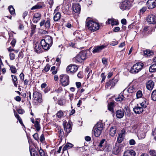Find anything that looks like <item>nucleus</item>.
<instances>
[{"instance_id": "ea45409f", "label": "nucleus", "mask_w": 156, "mask_h": 156, "mask_svg": "<svg viewBox=\"0 0 156 156\" xmlns=\"http://www.w3.org/2000/svg\"><path fill=\"white\" fill-rule=\"evenodd\" d=\"M58 130V132L59 135V137L60 139H62L64 135V132L62 129L60 127L57 128Z\"/></svg>"}, {"instance_id": "e433bc0d", "label": "nucleus", "mask_w": 156, "mask_h": 156, "mask_svg": "<svg viewBox=\"0 0 156 156\" xmlns=\"http://www.w3.org/2000/svg\"><path fill=\"white\" fill-rule=\"evenodd\" d=\"M14 115L15 117L17 118V119L18 120L19 122L20 123L21 125L22 126H24V125L22 119H21L19 115L16 113V112L15 111V110H14Z\"/></svg>"}, {"instance_id": "cd10ccee", "label": "nucleus", "mask_w": 156, "mask_h": 156, "mask_svg": "<svg viewBox=\"0 0 156 156\" xmlns=\"http://www.w3.org/2000/svg\"><path fill=\"white\" fill-rule=\"evenodd\" d=\"M125 98L124 97L123 93H122L119 94L117 97L115 98V100L119 102H121L122 101L124 100Z\"/></svg>"}, {"instance_id": "603ef678", "label": "nucleus", "mask_w": 156, "mask_h": 156, "mask_svg": "<svg viewBox=\"0 0 156 156\" xmlns=\"http://www.w3.org/2000/svg\"><path fill=\"white\" fill-rule=\"evenodd\" d=\"M8 9L9 12L12 15L15 14V9L12 5L9 6L8 7Z\"/></svg>"}, {"instance_id": "f03ea898", "label": "nucleus", "mask_w": 156, "mask_h": 156, "mask_svg": "<svg viewBox=\"0 0 156 156\" xmlns=\"http://www.w3.org/2000/svg\"><path fill=\"white\" fill-rule=\"evenodd\" d=\"M133 0H125L119 4L120 8L123 11L129 10L132 6Z\"/></svg>"}, {"instance_id": "c756f323", "label": "nucleus", "mask_w": 156, "mask_h": 156, "mask_svg": "<svg viewBox=\"0 0 156 156\" xmlns=\"http://www.w3.org/2000/svg\"><path fill=\"white\" fill-rule=\"evenodd\" d=\"M95 127H93L92 132L93 133L96 137H98L101 134L102 131L100 130L99 132L98 129H95Z\"/></svg>"}, {"instance_id": "7ed1b4c3", "label": "nucleus", "mask_w": 156, "mask_h": 156, "mask_svg": "<svg viewBox=\"0 0 156 156\" xmlns=\"http://www.w3.org/2000/svg\"><path fill=\"white\" fill-rule=\"evenodd\" d=\"M144 66V64L142 63H137L134 64L131 67L129 72L135 74L137 73L141 70Z\"/></svg>"}, {"instance_id": "b1692460", "label": "nucleus", "mask_w": 156, "mask_h": 156, "mask_svg": "<svg viewBox=\"0 0 156 156\" xmlns=\"http://www.w3.org/2000/svg\"><path fill=\"white\" fill-rule=\"evenodd\" d=\"M136 154V153L134 151L128 150L124 152L123 156H135Z\"/></svg>"}, {"instance_id": "69168bd1", "label": "nucleus", "mask_w": 156, "mask_h": 156, "mask_svg": "<svg viewBox=\"0 0 156 156\" xmlns=\"http://www.w3.org/2000/svg\"><path fill=\"white\" fill-rule=\"evenodd\" d=\"M111 25H118V22L115 21H114V20L112 19V20Z\"/></svg>"}, {"instance_id": "052dcab7", "label": "nucleus", "mask_w": 156, "mask_h": 156, "mask_svg": "<svg viewBox=\"0 0 156 156\" xmlns=\"http://www.w3.org/2000/svg\"><path fill=\"white\" fill-rule=\"evenodd\" d=\"M149 153L150 155L152 156H156V151L155 150H151L149 151Z\"/></svg>"}, {"instance_id": "393cba45", "label": "nucleus", "mask_w": 156, "mask_h": 156, "mask_svg": "<svg viewBox=\"0 0 156 156\" xmlns=\"http://www.w3.org/2000/svg\"><path fill=\"white\" fill-rule=\"evenodd\" d=\"M45 6L44 3L43 2H41L37 3L36 5L33 6L31 9L32 10H33L36 9H39L41 8L44 7Z\"/></svg>"}, {"instance_id": "dca6fc26", "label": "nucleus", "mask_w": 156, "mask_h": 156, "mask_svg": "<svg viewBox=\"0 0 156 156\" xmlns=\"http://www.w3.org/2000/svg\"><path fill=\"white\" fill-rule=\"evenodd\" d=\"M72 9L73 11L75 13H80L81 10L80 5L79 4H73Z\"/></svg>"}, {"instance_id": "f257e3e1", "label": "nucleus", "mask_w": 156, "mask_h": 156, "mask_svg": "<svg viewBox=\"0 0 156 156\" xmlns=\"http://www.w3.org/2000/svg\"><path fill=\"white\" fill-rule=\"evenodd\" d=\"M100 25L99 23L92 20L87 19L86 27L91 32L95 31L99 29Z\"/></svg>"}, {"instance_id": "5701e85b", "label": "nucleus", "mask_w": 156, "mask_h": 156, "mask_svg": "<svg viewBox=\"0 0 156 156\" xmlns=\"http://www.w3.org/2000/svg\"><path fill=\"white\" fill-rule=\"evenodd\" d=\"M154 86V82L152 80H150L147 83L146 87L148 90H151L153 89Z\"/></svg>"}, {"instance_id": "49530a36", "label": "nucleus", "mask_w": 156, "mask_h": 156, "mask_svg": "<svg viewBox=\"0 0 156 156\" xmlns=\"http://www.w3.org/2000/svg\"><path fill=\"white\" fill-rule=\"evenodd\" d=\"M10 68L11 72L12 73H15L17 72V70L15 67L13 66H10L8 65Z\"/></svg>"}, {"instance_id": "aec40b11", "label": "nucleus", "mask_w": 156, "mask_h": 156, "mask_svg": "<svg viewBox=\"0 0 156 156\" xmlns=\"http://www.w3.org/2000/svg\"><path fill=\"white\" fill-rule=\"evenodd\" d=\"M41 15L40 13H35L33 16V21L35 23H37L40 19Z\"/></svg>"}, {"instance_id": "423d86ee", "label": "nucleus", "mask_w": 156, "mask_h": 156, "mask_svg": "<svg viewBox=\"0 0 156 156\" xmlns=\"http://www.w3.org/2000/svg\"><path fill=\"white\" fill-rule=\"evenodd\" d=\"M144 66V64L142 63H137L134 64L131 67L129 72L135 74L137 73L141 70Z\"/></svg>"}, {"instance_id": "412c9836", "label": "nucleus", "mask_w": 156, "mask_h": 156, "mask_svg": "<svg viewBox=\"0 0 156 156\" xmlns=\"http://www.w3.org/2000/svg\"><path fill=\"white\" fill-rule=\"evenodd\" d=\"M63 126L64 130L66 132L68 133L71 132L72 129V126L70 123H68L67 124H66V123H63Z\"/></svg>"}, {"instance_id": "a18cd8bd", "label": "nucleus", "mask_w": 156, "mask_h": 156, "mask_svg": "<svg viewBox=\"0 0 156 156\" xmlns=\"http://www.w3.org/2000/svg\"><path fill=\"white\" fill-rule=\"evenodd\" d=\"M34 126L36 128L37 131H38L40 130L41 129L40 125L39 124V122L37 121H35Z\"/></svg>"}, {"instance_id": "f8f14e48", "label": "nucleus", "mask_w": 156, "mask_h": 156, "mask_svg": "<svg viewBox=\"0 0 156 156\" xmlns=\"http://www.w3.org/2000/svg\"><path fill=\"white\" fill-rule=\"evenodd\" d=\"M41 94L37 91H35L34 92L33 97L34 99L39 103H41L42 102Z\"/></svg>"}, {"instance_id": "774afa93", "label": "nucleus", "mask_w": 156, "mask_h": 156, "mask_svg": "<svg viewBox=\"0 0 156 156\" xmlns=\"http://www.w3.org/2000/svg\"><path fill=\"white\" fill-rule=\"evenodd\" d=\"M78 77L79 78H82L83 77V72L80 71L77 74Z\"/></svg>"}, {"instance_id": "72a5a7b5", "label": "nucleus", "mask_w": 156, "mask_h": 156, "mask_svg": "<svg viewBox=\"0 0 156 156\" xmlns=\"http://www.w3.org/2000/svg\"><path fill=\"white\" fill-rule=\"evenodd\" d=\"M149 70L151 73H153L156 71V62L150 66Z\"/></svg>"}, {"instance_id": "bb28decb", "label": "nucleus", "mask_w": 156, "mask_h": 156, "mask_svg": "<svg viewBox=\"0 0 156 156\" xmlns=\"http://www.w3.org/2000/svg\"><path fill=\"white\" fill-rule=\"evenodd\" d=\"M144 111L143 108L138 106H135L133 108V111L136 114H140L142 113Z\"/></svg>"}, {"instance_id": "7c9ffc66", "label": "nucleus", "mask_w": 156, "mask_h": 156, "mask_svg": "<svg viewBox=\"0 0 156 156\" xmlns=\"http://www.w3.org/2000/svg\"><path fill=\"white\" fill-rule=\"evenodd\" d=\"M116 129L115 126L112 127L110 128L109 132V134L110 136H113L116 133Z\"/></svg>"}, {"instance_id": "4be33fe9", "label": "nucleus", "mask_w": 156, "mask_h": 156, "mask_svg": "<svg viewBox=\"0 0 156 156\" xmlns=\"http://www.w3.org/2000/svg\"><path fill=\"white\" fill-rule=\"evenodd\" d=\"M104 124L101 122H98L94 126V127H95V129H98V131L100 130L101 131L103 129Z\"/></svg>"}, {"instance_id": "a211bd4d", "label": "nucleus", "mask_w": 156, "mask_h": 156, "mask_svg": "<svg viewBox=\"0 0 156 156\" xmlns=\"http://www.w3.org/2000/svg\"><path fill=\"white\" fill-rule=\"evenodd\" d=\"M107 141L105 139H103L100 142L99 144L97 147V149L98 150L100 151H103V147L105 146L106 144Z\"/></svg>"}, {"instance_id": "4c0bfd02", "label": "nucleus", "mask_w": 156, "mask_h": 156, "mask_svg": "<svg viewBox=\"0 0 156 156\" xmlns=\"http://www.w3.org/2000/svg\"><path fill=\"white\" fill-rule=\"evenodd\" d=\"M73 144L70 143H67L64 147L63 148V151L66 150L67 149H69L73 147Z\"/></svg>"}, {"instance_id": "5fc2aeb1", "label": "nucleus", "mask_w": 156, "mask_h": 156, "mask_svg": "<svg viewBox=\"0 0 156 156\" xmlns=\"http://www.w3.org/2000/svg\"><path fill=\"white\" fill-rule=\"evenodd\" d=\"M39 154L41 156H48L47 154H45V151L40 148L39 151Z\"/></svg>"}, {"instance_id": "20e7f679", "label": "nucleus", "mask_w": 156, "mask_h": 156, "mask_svg": "<svg viewBox=\"0 0 156 156\" xmlns=\"http://www.w3.org/2000/svg\"><path fill=\"white\" fill-rule=\"evenodd\" d=\"M144 66V64L142 63H137L134 64L131 67L129 72L135 74L137 73L141 70Z\"/></svg>"}, {"instance_id": "58836bf2", "label": "nucleus", "mask_w": 156, "mask_h": 156, "mask_svg": "<svg viewBox=\"0 0 156 156\" xmlns=\"http://www.w3.org/2000/svg\"><path fill=\"white\" fill-rule=\"evenodd\" d=\"M137 136L139 139H142L145 138L146 133L143 132H141L140 133H138Z\"/></svg>"}, {"instance_id": "c03bdc74", "label": "nucleus", "mask_w": 156, "mask_h": 156, "mask_svg": "<svg viewBox=\"0 0 156 156\" xmlns=\"http://www.w3.org/2000/svg\"><path fill=\"white\" fill-rule=\"evenodd\" d=\"M147 102L146 99L145 98H143V101L142 102L140 103V105L143 108H146L147 107Z\"/></svg>"}, {"instance_id": "864d4df0", "label": "nucleus", "mask_w": 156, "mask_h": 156, "mask_svg": "<svg viewBox=\"0 0 156 156\" xmlns=\"http://www.w3.org/2000/svg\"><path fill=\"white\" fill-rule=\"evenodd\" d=\"M136 90V89L134 88L133 87H130L128 88V89L127 91L129 93H132Z\"/></svg>"}, {"instance_id": "8fccbe9b", "label": "nucleus", "mask_w": 156, "mask_h": 156, "mask_svg": "<svg viewBox=\"0 0 156 156\" xmlns=\"http://www.w3.org/2000/svg\"><path fill=\"white\" fill-rule=\"evenodd\" d=\"M136 95L137 99L141 98L143 96L142 91L140 90H138L136 93Z\"/></svg>"}, {"instance_id": "473e14b6", "label": "nucleus", "mask_w": 156, "mask_h": 156, "mask_svg": "<svg viewBox=\"0 0 156 156\" xmlns=\"http://www.w3.org/2000/svg\"><path fill=\"white\" fill-rule=\"evenodd\" d=\"M42 41V40H41V45L42 46L43 49L45 50H48L49 48L51 46L48 44H46V43L43 44Z\"/></svg>"}, {"instance_id": "f3484780", "label": "nucleus", "mask_w": 156, "mask_h": 156, "mask_svg": "<svg viewBox=\"0 0 156 156\" xmlns=\"http://www.w3.org/2000/svg\"><path fill=\"white\" fill-rule=\"evenodd\" d=\"M147 21L150 23H156V16L153 15H150L148 16L147 18Z\"/></svg>"}, {"instance_id": "2f4dec72", "label": "nucleus", "mask_w": 156, "mask_h": 156, "mask_svg": "<svg viewBox=\"0 0 156 156\" xmlns=\"http://www.w3.org/2000/svg\"><path fill=\"white\" fill-rule=\"evenodd\" d=\"M124 133L121 132L119 133L118 135L117 139V141L118 142V144H120L123 141V135Z\"/></svg>"}, {"instance_id": "6e6d98bb", "label": "nucleus", "mask_w": 156, "mask_h": 156, "mask_svg": "<svg viewBox=\"0 0 156 156\" xmlns=\"http://www.w3.org/2000/svg\"><path fill=\"white\" fill-rule=\"evenodd\" d=\"M64 114L61 111H58L56 114V115L58 118H61L63 115Z\"/></svg>"}, {"instance_id": "f704fd0d", "label": "nucleus", "mask_w": 156, "mask_h": 156, "mask_svg": "<svg viewBox=\"0 0 156 156\" xmlns=\"http://www.w3.org/2000/svg\"><path fill=\"white\" fill-rule=\"evenodd\" d=\"M114 103L113 102H111L108 105V109L112 113H114L113 110V107L114 106Z\"/></svg>"}, {"instance_id": "4468645a", "label": "nucleus", "mask_w": 156, "mask_h": 156, "mask_svg": "<svg viewBox=\"0 0 156 156\" xmlns=\"http://www.w3.org/2000/svg\"><path fill=\"white\" fill-rule=\"evenodd\" d=\"M42 40L43 44H48L50 46H51L53 43V41L52 37L49 36H47L45 37L44 39L41 40Z\"/></svg>"}, {"instance_id": "1a4fd4ad", "label": "nucleus", "mask_w": 156, "mask_h": 156, "mask_svg": "<svg viewBox=\"0 0 156 156\" xmlns=\"http://www.w3.org/2000/svg\"><path fill=\"white\" fill-rule=\"evenodd\" d=\"M86 58V52L85 51L80 52L75 57L76 61L82 62Z\"/></svg>"}, {"instance_id": "c85d7f7f", "label": "nucleus", "mask_w": 156, "mask_h": 156, "mask_svg": "<svg viewBox=\"0 0 156 156\" xmlns=\"http://www.w3.org/2000/svg\"><path fill=\"white\" fill-rule=\"evenodd\" d=\"M11 77L12 78V81L14 85V86L16 87H17L18 82V79H17V76L15 75H11Z\"/></svg>"}, {"instance_id": "de8ad7c7", "label": "nucleus", "mask_w": 156, "mask_h": 156, "mask_svg": "<svg viewBox=\"0 0 156 156\" xmlns=\"http://www.w3.org/2000/svg\"><path fill=\"white\" fill-rule=\"evenodd\" d=\"M36 25L33 24H31V34L32 35L35 32V30L36 28Z\"/></svg>"}, {"instance_id": "9d476101", "label": "nucleus", "mask_w": 156, "mask_h": 156, "mask_svg": "<svg viewBox=\"0 0 156 156\" xmlns=\"http://www.w3.org/2000/svg\"><path fill=\"white\" fill-rule=\"evenodd\" d=\"M122 146L120 144L116 143L113 149V154L117 155L120 153L122 151Z\"/></svg>"}, {"instance_id": "a878e982", "label": "nucleus", "mask_w": 156, "mask_h": 156, "mask_svg": "<svg viewBox=\"0 0 156 156\" xmlns=\"http://www.w3.org/2000/svg\"><path fill=\"white\" fill-rule=\"evenodd\" d=\"M116 115L117 117L119 119L123 118L124 115V110H118L116 112Z\"/></svg>"}, {"instance_id": "4d7b16f0", "label": "nucleus", "mask_w": 156, "mask_h": 156, "mask_svg": "<svg viewBox=\"0 0 156 156\" xmlns=\"http://www.w3.org/2000/svg\"><path fill=\"white\" fill-rule=\"evenodd\" d=\"M33 137L35 140H37L38 142L39 141V138L38 136V134L37 133H34L33 135Z\"/></svg>"}, {"instance_id": "09e8293b", "label": "nucleus", "mask_w": 156, "mask_h": 156, "mask_svg": "<svg viewBox=\"0 0 156 156\" xmlns=\"http://www.w3.org/2000/svg\"><path fill=\"white\" fill-rule=\"evenodd\" d=\"M151 97L153 100L156 101V90L153 91L151 94Z\"/></svg>"}, {"instance_id": "79ce46f5", "label": "nucleus", "mask_w": 156, "mask_h": 156, "mask_svg": "<svg viewBox=\"0 0 156 156\" xmlns=\"http://www.w3.org/2000/svg\"><path fill=\"white\" fill-rule=\"evenodd\" d=\"M123 110H124V112H125L126 115H127L128 116H129L130 115V110L128 106H125Z\"/></svg>"}, {"instance_id": "9b49d317", "label": "nucleus", "mask_w": 156, "mask_h": 156, "mask_svg": "<svg viewBox=\"0 0 156 156\" xmlns=\"http://www.w3.org/2000/svg\"><path fill=\"white\" fill-rule=\"evenodd\" d=\"M78 67L75 65H70L68 66L66 68V71L68 73H75L78 70Z\"/></svg>"}, {"instance_id": "680f3d73", "label": "nucleus", "mask_w": 156, "mask_h": 156, "mask_svg": "<svg viewBox=\"0 0 156 156\" xmlns=\"http://www.w3.org/2000/svg\"><path fill=\"white\" fill-rule=\"evenodd\" d=\"M102 62L104 65H107L108 64L107 59L105 58H103L102 59Z\"/></svg>"}, {"instance_id": "0e129e2a", "label": "nucleus", "mask_w": 156, "mask_h": 156, "mask_svg": "<svg viewBox=\"0 0 156 156\" xmlns=\"http://www.w3.org/2000/svg\"><path fill=\"white\" fill-rule=\"evenodd\" d=\"M129 144L131 145H133L135 144L136 142L134 140L131 139L129 141Z\"/></svg>"}, {"instance_id": "3c124183", "label": "nucleus", "mask_w": 156, "mask_h": 156, "mask_svg": "<svg viewBox=\"0 0 156 156\" xmlns=\"http://www.w3.org/2000/svg\"><path fill=\"white\" fill-rule=\"evenodd\" d=\"M109 151L111 150V148H110L109 144H107V142L106 144H105V146L103 147V151Z\"/></svg>"}, {"instance_id": "338daca9", "label": "nucleus", "mask_w": 156, "mask_h": 156, "mask_svg": "<svg viewBox=\"0 0 156 156\" xmlns=\"http://www.w3.org/2000/svg\"><path fill=\"white\" fill-rule=\"evenodd\" d=\"M19 77L20 79L22 80L23 81L24 79V75L23 73H22L20 75Z\"/></svg>"}, {"instance_id": "6ab92c4d", "label": "nucleus", "mask_w": 156, "mask_h": 156, "mask_svg": "<svg viewBox=\"0 0 156 156\" xmlns=\"http://www.w3.org/2000/svg\"><path fill=\"white\" fill-rule=\"evenodd\" d=\"M105 48V46L104 45L101 46H95L92 52L94 53H99L101 52V50Z\"/></svg>"}, {"instance_id": "13d9d810", "label": "nucleus", "mask_w": 156, "mask_h": 156, "mask_svg": "<svg viewBox=\"0 0 156 156\" xmlns=\"http://www.w3.org/2000/svg\"><path fill=\"white\" fill-rule=\"evenodd\" d=\"M39 141H40L42 143H44L45 142V138L43 134H42L41 135L40 138L39 139Z\"/></svg>"}, {"instance_id": "e2e57ef3", "label": "nucleus", "mask_w": 156, "mask_h": 156, "mask_svg": "<svg viewBox=\"0 0 156 156\" xmlns=\"http://www.w3.org/2000/svg\"><path fill=\"white\" fill-rule=\"evenodd\" d=\"M9 55L11 60H13L15 59V55L13 53H10Z\"/></svg>"}, {"instance_id": "ddd939ff", "label": "nucleus", "mask_w": 156, "mask_h": 156, "mask_svg": "<svg viewBox=\"0 0 156 156\" xmlns=\"http://www.w3.org/2000/svg\"><path fill=\"white\" fill-rule=\"evenodd\" d=\"M147 5L149 9L154 8L156 6V0H148L147 2Z\"/></svg>"}, {"instance_id": "0eeeda50", "label": "nucleus", "mask_w": 156, "mask_h": 156, "mask_svg": "<svg viewBox=\"0 0 156 156\" xmlns=\"http://www.w3.org/2000/svg\"><path fill=\"white\" fill-rule=\"evenodd\" d=\"M60 82L63 86L64 87L68 85L69 83V77L66 74H62L59 76Z\"/></svg>"}, {"instance_id": "37998d69", "label": "nucleus", "mask_w": 156, "mask_h": 156, "mask_svg": "<svg viewBox=\"0 0 156 156\" xmlns=\"http://www.w3.org/2000/svg\"><path fill=\"white\" fill-rule=\"evenodd\" d=\"M50 20H51L50 18H48L47 20L46 21H45V27L46 29H48L49 28L51 25Z\"/></svg>"}, {"instance_id": "bf43d9fd", "label": "nucleus", "mask_w": 156, "mask_h": 156, "mask_svg": "<svg viewBox=\"0 0 156 156\" xmlns=\"http://www.w3.org/2000/svg\"><path fill=\"white\" fill-rule=\"evenodd\" d=\"M50 65L48 64L44 67V69L42 71L43 72L44 71L46 72H48L50 69Z\"/></svg>"}, {"instance_id": "6e6552de", "label": "nucleus", "mask_w": 156, "mask_h": 156, "mask_svg": "<svg viewBox=\"0 0 156 156\" xmlns=\"http://www.w3.org/2000/svg\"><path fill=\"white\" fill-rule=\"evenodd\" d=\"M118 80H119L117 76H115L112 80H109L108 82L106 83L105 88L106 89L109 88L111 89L114 87L115 84L118 82Z\"/></svg>"}, {"instance_id": "c9c22d12", "label": "nucleus", "mask_w": 156, "mask_h": 156, "mask_svg": "<svg viewBox=\"0 0 156 156\" xmlns=\"http://www.w3.org/2000/svg\"><path fill=\"white\" fill-rule=\"evenodd\" d=\"M61 17V13L60 12L56 13L54 16L53 19L55 21H58L59 20Z\"/></svg>"}, {"instance_id": "a19ab883", "label": "nucleus", "mask_w": 156, "mask_h": 156, "mask_svg": "<svg viewBox=\"0 0 156 156\" xmlns=\"http://www.w3.org/2000/svg\"><path fill=\"white\" fill-rule=\"evenodd\" d=\"M153 53L150 50H146L144 51V54L145 56L150 57L153 54Z\"/></svg>"}, {"instance_id": "39448f33", "label": "nucleus", "mask_w": 156, "mask_h": 156, "mask_svg": "<svg viewBox=\"0 0 156 156\" xmlns=\"http://www.w3.org/2000/svg\"><path fill=\"white\" fill-rule=\"evenodd\" d=\"M144 66V64L142 63H137L134 64L131 67L129 72L135 74L137 73L141 70Z\"/></svg>"}, {"instance_id": "2eb2a0df", "label": "nucleus", "mask_w": 156, "mask_h": 156, "mask_svg": "<svg viewBox=\"0 0 156 156\" xmlns=\"http://www.w3.org/2000/svg\"><path fill=\"white\" fill-rule=\"evenodd\" d=\"M34 49L35 52L37 53H40L43 51V48L41 44L37 42L35 44L34 46Z\"/></svg>"}]
</instances>
